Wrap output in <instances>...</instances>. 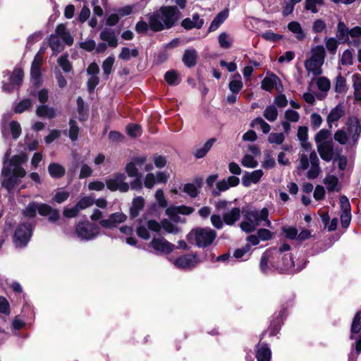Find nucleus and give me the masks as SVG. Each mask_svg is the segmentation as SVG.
Returning a JSON list of instances; mask_svg holds the SVG:
<instances>
[{"label": "nucleus", "instance_id": "obj_20", "mask_svg": "<svg viewBox=\"0 0 361 361\" xmlns=\"http://www.w3.org/2000/svg\"><path fill=\"white\" fill-rule=\"evenodd\" d=\"M280 83V79L274 73H267L266 77L262 81V88L266 91H271L276 87L278 91H280L278 84Z\"/></svg>", "mask_w": 361, "mask_h": 361}, {"label": "nucleus", "instance_id": "obj_19", "mask_svg": "<svg viewBox=\"0 0 361 361\" xmlns=\"http://www.w3.org/2000/svg\"><path fill=\"white\" fill-rule=\"evenodd\" d=\"M37 211L42 216H48L50 221H56L59 218L58 210L52 209L47 204H37Z\"/></svg>", "mask_w": 361, "mask_h": 361}, {"label": "nucleus", "instance_id": "obj_5", "mask_svg": "<svg viewBox=\"0 0 361 361\" xmlns=\"http://www.w3.org/2000/svg\"><path fill=\"white\" fill-rule=\"evenodd\" d=\"M361 127L356 118H351L348 123V132L341 129L334 134V139L341 145H345L349 140L354 144L358 139Z\"/></svg>", "mask_w": 361, "mask_h": 361}, {"label": "nucleus", "instance_id": "obj_40", "mask_svg": "<svg viewBox=\"0 0 361 361\" xmlns=\"http://www.w3.org/2000/svg\"><path fill=\"white\" fill-rule=\"evenodd\" d=\"M263 116L270 122H274L277 119L278 110L274 105L267 106L264 111Z\"/></svg>", "mask_w": 361, "mask_h": 361}, {"label": "nucleus", "instance_id": "obj_57", "mask_svg": "<svg viewBox=\"0 0 361 361\" xmlns=\"http://www.w3.org/2000/svg\"><path fill=\"white\" fill-rule=\"evenodd\" d=\"M127 133L129 136L132 137H136L141 135V128L137 124H130L128 125L126 128Z\"/></svg>", "mask_w": 361, "mask_h": 361}, {"label": "nucleus", "instance_id": "obj_17", "mask_svg": "<svg viewBox=\"0 0 361 361\" xmlns=\"http://www.w3.org/2000/svg\"><path fill=\"white\" fill-rule=\"evenodd\" d=\"M263 171L257 169L252 172H246L242 178V183L245 187H250L251 184L257 183L263 176Z\"/></svg>", "mask_w": 361, "mask_h": 361}, {"label": "nucleus", "instance_id": "obj_44", "mask_svg": "<svg viewBox=\"0 0 361 361\" xmlns=\"http://www.w3.org/2000/svg\"><path fill=\"white\" fill-rule=\"evenodd\" d=\"M165 80L170 85H177L180 82L178 74L175 71H169L165 73Z\"/></svg>", "mask_w": 361, "mask_h": 361}, {"label": "nucleus", "instance_id": "obj_9", "mask_svg": "<svg viewBox=\"0 0 361 361\" xmlns=\"http://www.w3.org/2000/svg\"><path fill=\"white\" fill-rule=\"evenodd\" d=\"M200 260L197 255L190 254L183 255L173 261L176 268L181 269H190L195 267Z\"/></svg>", "mask_w": 361, "mask_h": 361}, {"label": "nucleus", "instance_id": "obj_18", "mask_svg": "<svg viewBox=\"0 0 361 361\" xmlns=\"http://www.w3.org/2000/svg\"><path fill=\"white\" fill-rule=\"evenodd\" d=\"M2 185L8 190H11L17 184V178L11 173V169L8 167H4L1 174Z\"/></svg>", "mask_w": 361, "mask_h": 361}, {"label": "nucleus", "instance_id": "obj_46", "mask_svg": "<svg viewBox=\"0 0 361 361\" xmlns=\"http://www.w3.org/2000/svg\"><path fill=\"white\" fill-rule=\"evenodd\" d=\"M349 31L343 22H339L337 26V37L341 41H346L348 39Z\"/></svg>", "mask_w": 361, "mask_h": 361}, {"label": "nucleus", "instance_id": "obj_38", "mask_svg": "<svg viewBox=\"0 0 361 361\" xmlns=\"http://www.w3.org/2000/svg\"><path fill=\"white\" fill-rule=\"evenodd\" d=\"M330 136H331V132L329 130H326V129H322V130H319L316 134L315 137H314L316 145H320V144L332 142V140H331L329 139Z\"/></svg>", "mask_w": 361, "mask_h": 361}, {"label": "nucleus", "instance_id": "obj_11", "mask_svg": "<svg viewBox=\"0 0 361 361\" xmlns=\"http://www.w3.org/2000/svg\"><path fill=\"white\" fill-rule=\"evenodd\" d=\"M43 50L40 49L35 55L34 60L32 63L30 75L31 78L35 85H38L40 82L41 77V65L43 61Z\"/></svg>", "mask_w": 361, "mask_h": 361}, {"label": "nucleus", "instance_id": "obj_2", "mask_svg": "<svg viewBox=\"0 0 361 361\" xmlns=\"http://www.w3.org/2000/svg\"><path fill=\"white\" fill-rule=\"evenodd\" d=\"M180 12L174 6H162L148 16L150 29L154 32L171 27L179 19Z\"/></svg>", "mask_w": 361, "mask_h": 361}, {"label": "nucleus", "instance_id": "obj_21", "mask_svg": "<svg viewBox=\"0 0 361 361\" xmlns=\"http://www.w3.org/2000/svg\"><path fill=\"white\" fill-rule=\"evenodd\" d=\"M317 148L321 158L323 160L326 161H329L332 159L333 142L317 145Z\"/></svg>", "mask_w": 361, "mask_h": 361}, {"label": "nucleus", "instance_id": "obj_1", "mask_svg": "<svg viewBox=\"0 0 361 361\" xmlns=\"http://www.w3.org/2000/svg\"><path fill=\"white\" fill-rule=\"evenodd\" d=\"M298 137L300 141L302 150L299 153V164L298 169L307 171V176L310 179L316 178L321 172L319 164V160L314 150L312 149V145L307 142V128L304 126H300L298 129Z\"/></svg>", "mask_w": 361, "mask_h": 361}, {"label": "nucleus", "instance_id": "obj_29", "mask_svg": "<svg viewBox=\"0 0 361 361\" xmlns=\"http://www.w3.org/2000/svg\"><path fill=\"white\" fill-rule=\"evenodd\" d=\"M243 87L241 76L239 73H235L231 77L228 84V88L233 94L239 93Z\"/></svg>", "mask_w": 361, "mask_h": 361}, {"label": "nucleus", "instance_id": "obj_7", "mask_svg": "<svg viewBox=\"0 0 361 361\" xmlns=\"http://www.w3.org/2000/svg\"><path fill=\"white\" fill-rule=\"evenodd\" d=\"M77 236L81 240H89L97 237L99 233V228L90 223H79L75 228Z\"/></svg>", "mask_w": 361, "mask_h": 361}, {"label": "nucleus", "instance_id": "obj_23", "mask_svg": "<svg viewBox=\"0 0 361 361\" xmlns=\"http://www.w3.org/2000/svg\"><path fill=\"white\" fill-rule=\"evenodd\" d=\"M204 24V20L200 18L199 15L194 14L192 17V18H188L184 19L181 25L187 29H192V28H200Z\"/></svg>", "mask_w": 361, "mask_h": 361}, {"label": "nucleus", "instance_id": "obj_64", "mask_svg": "<svg viewBox=\"0 0 361 361\" xmlns=\"http://www.w3.org/2000/svg\"><path fill=\"white\" fill-rule=\"evenodd\" d=\"M58 63H59V66L62 68V69L65 72L68 73V72H70L71 71L72 66L71 65L70 61L68 60L66 56H61L58 59Z\"/></svg>", "mask_w": 361, "mask_h": 361}, {"label": "nucleus", "instance_id": "obj_36", "mask_svg": "<svg viewBox=\"0 0 361 361\" xmlns=\"http://www.w3.org/2000/svg\"><path fill=\"white\" fill-rule=\"evenodd\" d=\"M216 142L215 138H211L207 140L202 147L197 148L195 152V157L200 159L204 157L210 150L214 143Z\"/></svg>", "mask_w": 361, "mask_h": 361}, {"label": "nucleus", "instance_id": "obj_50", "mask_svg": "<svg viewBox=\"0 0 361 361\" xmlns=\"http://www.w3.org/2000/svg\"><path fill=\"white\" fill-rule=\"evenodd\" d=\"M23 72L20 69H16L13 71L12 75L9 78L11 85H18L23 78Z\"/></svg>", "mask_w": 361, "mask_h": 361}, {"label": "nucleus", "instance_id": "obj_24", "mask_svg": "<svg viewBox=\"0 0 361 361\" xmlns=\"http://www.w3.org/2000/svg\"><path fill=\"white\" fill-rule=\"evenodd\" d=\"M240 213L238 207L232 208L223 214V220L227 225H233L240 219Z\"/></svg>", "mask_w": 361, "mask_h": 361}, {"label": "nucleus", "instance_id": "obj_45", "mask_svg": "<svg viewBox=\"0 0 361 361\" xmlns=\"http://www.w3.org/2000/svg\"><path fill=\"white\" fill-rule=\"evenodd\" d=\"M288 27L290 31H291L293 33H294L296 37L298 39H302L304 38V37H305L304 32L300 27V25L298 22H295V21L290 22L288 24Z\"/></svg>", "mask_w": 361, "mask_h": 361}, {"label": "nucleus", "instance_id": "obj_62", "mask_svg": "<svg viewBox=\"0 0 361 361\" xmlns=\"http://www.w3.org/2000/svg\"><path fill=\"white\" fill-rule=\"evenodd\" d=\"M285 118L289 122L296 123L299 121L300 115L299 114L292 109H288L285 112Z\"/></svg>", "mask_w": 361, "mask_h": 361}, {"label": "nucleus", "instance_id": "obj_55", "mask_svg": "<svg viewBox=\"0 0 361 361\" xmlns=\"http://www.w3.org/2000/svg\"><path fill=\"white\" fill-rule=\"evenodd\" d=\"M353 79L355 89V97L358 100H361V76L354 75Z\"/></svg>", "mask_w": 361, "mask_h": 361}, {"label": "nucleus", "instance_id": "obj_63", "mask_svg": "<svg viewBox=\"0 0 361 361\" xmlns=\"http://www.w3.org/2000/svg\"><path fill=\"white\" fill-rule=\"evenodd\" d=\"M276 166V161L270 154H267L264 156V161L262 162V166L265 169H271L274 168Z\"/></svg>", "mask_w": 361, "mask_h": 361}, {"label": "nucleus", "instance_id": "obj_58", "mask_svg": "<svg viewBox=\"0 0 361 361\" xmlns=\"http://www.w3.org/2000/svg\"><path fill=\"white\" fill-rule=\"evenodd\" d=\"M37 210V203L31 202L27 205V207L23 211V215L25 216H27L29 218H33L36 215Z\"/></svg>", "mask_w": 361, "mask_h": 361}, {"label": "nucleus", "instance_id": "obj_32", "mask_svg": "<svg viewBox=\"0 0 361 361\" xmlns=\"http://www.w3.org/2000/svg\"><path fill=\"white\" fill-rule=\"evenodd\" d=\"M145 206V200L142 197H137L133 199L132 206L130 209V214L132 217L137 216Z\"/></svg>", "mask_w": 361, "mask_h": 361}, {"label": "nucleus", "instance_id": "obj_43", "mask_svg": "<svg viewBox=\"0 0 361 361\" xmlns=\"http://www.w3.org/2000/svg\"><path fill=\"white\" fill-rule=\"evenodd\" d=\"M219 44L221 48L228 49L231 47L233 39L226 32H222L218 38Z\"/></svg>", "mask_w": 361, "mask_h": 361}, {"label": "nucleus", "instance_id": "obj_6", "mask_svg": "<svg viewBox=\"0 0 361 361\" xmlns=\"http://www.w3.org/2000/svg\"><path fill=\"white\" fill-rule=\"evenodd\" d=\"M126 176L123 173H114L106 178V188L111 191H120L121 192H127L129 188V184L126 182Z\"/></svg>", "mask_w": 361, "mask_h": 361}, {"label": "nucleus", "instance_id": "obj_14", "mask_svg": "<svg viewBox=\"0 0 361 361\" xmlns=\"http://www.w3.org/2000/svg\"><path fill=\"white\" fill-rule=\"evenodd\" d=\"M127 216L124 213L116 212L109 215L108 219L102 220L99 224L104 228H112L125 222Z\"/></svg>", "mask_w": 361, "mask_h": 361}, {"label": "nucleus", "instance_id": "obj_8", "mask_svg": "<svg viewBox=\"0 0 361 361\" xmlns=\"http://www.w3.org/2000/svg\"><path fill=\"white\" fill-rule=\"evenodd\" d=\"M32 235V228L30 224L19 226L14 234V243L17 247H24L27 245Z\"/></svg>", "mask_w": 361, "mask_h": 361}, {"label": "nucleus", "instance_id": "obj_41", "mask_svg": "<svg viewBox=\"0 0 361 361\" xmlns=\"http://www.w3.org/2000/svg\"><path fill=\"white\" fill-rule=\"evenodd\" d=\"M361 330V311L358 312L353 321L352 326H351V336L350 338H353V335L355 334H357Z\"/></svg>", "mask_w": 361, "mask_h": 361}, {"label": "nucleus", "instance_id": "obj_12", "mask_svg": "<svg viewBox=\"0 0 361 361\" xmlns=\"http://www.w3.org/2000/svg\"><path fill=\"white\" fill-rule=\"evenodd\" d=\"M169 178V173L165 171H159L156 174L149 173L145 177L144 185L147 188H152L157 183H166Z\"/></svg>", "mask_w": 361, "mask_h": 361}, {"label": "nucleus", "instance_id": "obj_60", "mask_svg": "<svg viewBox=\"0 0 361 361\" xmlns=\"http://www.w3.org/2000/svg\"><path fill=\"white\" fill-rule=\"evenodd\" d=\"M322 4L323 0H306L305 8L307 10L311 11L312 13H317V6H321Z\"/></svg>", "mask_w": 361, "mask_h": 361}, {"label": "nucleus", "instance_id": "obj_22", "mask_svg": "<svg viewBox=\"0 0 361 361\" xmlns=\"http://www.w3.org/2000/svg\"><path fill=\"white\" fill-rule=\"evenodd\" d=\"M324 63H319V61H312L307 59L305 61V68L307 71L308 75H312L313 76H317L322 73V66Z\"/></svg>", "mask_w": 361, "mask_h": 361}, {"label": "nucleus", "instance_id": "obj_61", "mask_svg": "<svg viewBox=\"0 0 361 361\" xmlns=\"http://www.w3.org/2000/svg\"><path fill=\"white\" fill-rule=\"evenodd\" d=\"M161 226L166 232L171 233H177L180 231L177 226H174L166 219L161 221Z\"/></svg>", "mask_w": 361, "mask_h": 361}, {"label": "nucleus", "instance_id": "obj_3", "mask_svg": "<svg viewBox=\"0 0 361 361\" xmlns=\"http://www.w3.org/2000/svg\"><path fill=\"white\" fill-rule=\"evenodd\" d=\"M243 212L245 214V219L240 224V228L243 231L246 233L253 231L262 221H265L267 226L271 227V223L268 219L269 211L267 208H263L260 211L255 209Z\"/></svg>", "mask_w": 361, "mask_h": 361}, {"label": "nucleus", "instance_id": "obj_30", "mask_svg": "<svg viewBox=\"0 0 361 361\" xmlns=\"http://www.w3.org/2000/svg\"><path fill=\"white\" fill-rule=\"evenodd\" d=\"M55 36L61 38L63 41L68 45H71L73 43V38L68 31L66 30V26L63 24L59 25L56 28Z\"/></svg>", "mask_w": 361, "mask_h": 361}, {"label": "nucleus", "instance_id": "obj_34", "mask_svg": "<svg viewBox=\"0 0 361 361\" xmlns=\"http://www.w3.org/2000/svg\"><path fill=\"white\" fill-rule=\"evenodd\" d=\"M50 176L54 178H59L65 174V168L58 163H51L48 166Z\"/></svg>", "mask_w": 361, "mask_h": 361}, {"label": "nucleus", "instance_id": "obj_48", "mask_svg": "<svg viewBox=\"0 0 361 361\" xmlns=\"http://www.w3.org/2000/svg\"><path fill=\"white\" fill-rule=\"evenodd\" d=\"M316 84L318 89L322 91L326 92L329 90L331 87V82L327 78L319 77L316 80Z\"/></svg>", "mask_w": 361, "mask_h": 361}, {"label": "nucleus", "instance_id": "obj_25", "mask_svg": "<svg viewBox=\"0 0 361 361\" xmlns=\"http://www.w3.org/2000/svg\"><path fill=\"white\" fill-rule=\"evenodd\" d=\"M197 52L195 49H188L183 55V62L187 67H192L197 63Z\"/></svg>", "mask_w": 361, "mask_h": 361}, {"label": "nucleus", "instance_id": "obj_10", "mask_svg": "<svg viewBox=\"0 0 361 361\" xmlns=\"http://www.w3.org/2000/svg\"><path fill=\"white\" fill-rule=\"evenodd\" d=\"M147 158L145 156L134 157L126 166V172L130 178H140L139 169L145 164Z\"/></svg>", "mask_w": 361, "mask_h": 361}, {"label": "nucleus", "instance_id": "obj_59", "mask_svg": "<svg viewBox=\"0 0 361 361\" xmlns=\"http://www.w3.org/2000/svg\"><path fill=\"white\" fill-rule=\"evenodd\" d=\"M31 105V101L28 99L20 102L14 108L15 113L21 114L27 109Z\"/></svg>", "mask_w": 361, "mask_h": 361}, {"label": "nucleus", "instance_id": "obj_56", "mask_svg": "<svg viewBox=\"0 0 361 361\" xmlns=\"http://www.w3.org/2000/svg\"><path fill=\"white\" fill-rule=\"evenodd\" d=\"M324 183L326 185L328 190L333 191L336 190L338 178L334 176H327L324 180Z\"/></svg>", "mask_w": 361, "mask_h": 361}, {"label": "nucleus", "instance_id": "obj_39", "mask_svg": "<svg viewBox=\"0 0 361 361\" xmlns=\"http://www.w3.org/2000/svg\"><path fill=\"white\" fill-rule=\"evenodd\" d=\"M251 127L259 128L264 133H268L271 130V126L265 122L261 117L254 119L251 124Z\"/></svg>", "mask_w": 361, "mask_h": 361}, {"label": "nucleus", "instance_id": "obj_53", "mask_svg": "<svg viewBox=\"0 0 361 361\" xmlns=\"http://www.w3.org/2000/svg\"><path fill=\"white\" fill-rule=\"evenodd\" d=\"M69 126L68 137L71 140L75 141L78 139L79 128L77 126L76 122L72 119L69 121Z\"/></svg>", "mask_w": 361, "mask_h": 361}, {"label": "nucleus", "instance_id": "obj_26", "mask_svg": "<svg viewBox=\"0 0 361 361\" xmlns=\"http://www.w3.org/2000/svg\"><path fill=\"white\" fill-rule=\"evenodd\" d=\"M100 39L106 42L109 47H116L118 45V39L115 32L111 29H104L100 33Z\"/></svg>", "mask_w": 361, "mask_h": 361}, {"label": "nucleus", "instance_id": "obj_33", "mask_svg": "<svg viewBox=\"0 0 361 361\" xmlns=\"http://www.w3.org/2000/svg\"><path fill=\"white\" fill-rule=\"evenodd\" d=\"M228 13L227 11H224L219 13L213 21L212 22L209 27V32H214L217 30L219 26L225 21V20L228 18Z\"/></svg>", "mask_w": 361, "mask_h": 361}, {"label": "nucleus", "instance_id": "obj_27", "mask_svg": "<svg viewBox=\"0 0 361 361\" xmlns=\"http://www.w3.org/2000/svg\"><path fill=\"white\" fill-rule=\"evenodd\" d=\"M344 114L343 107L338 104L331 110L327 116V123L330 128L332 127V124L338 121Z\"/></svg>", "mask_w": 361, "mask_h": 361}, {"label": "nucleus", "instance_id": "obj_13", "mask_svg": "<svg viewBox=\"0 0 361 361\" xmlns=\"http://www.w3.org/2000/svg\"><path fill=\"white\" fill-rule=\"evenodd\" d=\"M150 246L157 252L161 254H169L175 249V245L163 238H154L150 242Z\"/></svg>", "mask_w": 361, "mask_h": 361}, {"label": "nucleus", "instance_id": "obj_52", "mask_svg": "<svg viewBox=\"0 0 361 361\" xmlns=\"http://www.w3.org/2000/svg\"><path fill=\"white\" fill-rule=\"evenodd\" d=\"M94 202V200L91 197H84L77 202L76 205L80 212L93 205Z\"/></svg>", "mask_w": 361, "mask_h": 361}, {"label": "nucleus", "instance_id": "obj_4", "mask_svg": "<svg viewBox=\"0 0 361 361\" xmlns=\"http://www.w3.org/2000/svg\"><path fill=\"white\" fill-rule=\"evenodd\" d=\"M216 238V232L210 228H197L188 234V240L198 247L212 245Z\"/></svg>", "mask_w": 361, "mask_h": 361}, {"label": "nucleus", "instance_id": "obj_49", "mask_svg": "<svg viewBox=\"0 0 361 361\" xmlns=\"http://www.w3.org/2000/svg\"><path fill=\"white\" fill-rule=\"evenodd\" d=\"M241 164L246 168H255L258 165V161L250 154H245L241 160Z\"/></svg>", "mask_w": 361, "mask_h": 361}, {"label": "nucleus", "instance_id": "obj_15", "mask_svg": "<svg viewBox=\"0 0 361 361\" xmlns=\"http://www.w3.org/2000/svg\"><path fill=\"white\" fill-rule=\"evenodd\" d=\"M282 261V264L279 265V268L286 272L293 274L300 271L304 267V265H295L292 256L288 254L283 257Z\"/></svg>", "mask_w": 361, "mask_h": 361}, {"label": "nucleus", "instance_id": "obj_47", "mask_svg": "<svg viewBox=\"0 0 361 361\" xmlns=\"http://www.w3.org/2000/svg\"><path fill=\"white\" fill-rule=\"evenodd\" d=\"M267 140L270 144L279 145L283 142L285 135L282 133H271L269 135Z\"/></svg>", "mask_w": 361, "mask_h": 361}, {"label": "nucleus", "instance_id": "obj_51", "mask_svg": "<svg viewBox=\"0 0 361 361\" xmlns=\"http://www.w3.org/2000/svg\"><path fill=\"white\" fill-rule=\"evenodd\" d=\"M115 59L114 56H109L102 63V70L104 75H109L112 71V67L114 63Z\"/></svg>", "mask_w": 361, "mask_h": 361}, {"label": "nucleus", "instance_id": "obj_42", "mask_svg": "<svg viewBox=\"0 0 361 361\" xmlns=\"http://www.w3.org/2000/svg\"><path fill=\"white\" fill-rule=\"evenodd\" d=\"M138 55V51L137 49H129L128 47H123L121 49V52L119 54V58L128 61L132 57H137Z\"/></svg>", "mask_w": 361, "mask_h": 361}, {"label": "nucleus", "instance_id": "obj_31", "mask_svg": "<svg viewBox=\"0 0 361 361\" xmlns=\"http://www.w3.org/2000/svg\"><path fill=\"white\" fill-rule=\"evenodd\" d=\"M240 180L235 176H229L216 183V188L219 191H225L231 187H235L238 185Z\"/></svg>", "mask_w": 361, "mask_h": 361}, {"label": "nucleus", "instance_id": "obj_54", "mask_svg": "<svg viewBox=\"0 0 361 361\" xmlns=\"http://www.w3.org/2000/svg\"><path fill=\"white\" fill-rule=\"evenodd\" d=\"M49 46L53 51L60 52L63 49V46L61 43L59 37L55 35H51L49 39Z\"/></svg>", "mask_w": 361, "mask_h": 361}, {"label": "nucleus", "instance_id": "obj_37", "mask_svg": "<svg viewBox=\"0 0 361 361\" xmlns=\"http://www.w3.org/2000/svg\"><path fill=\"white\" fill-rule=\"evenodd\" d=\"M271 356L270 348L266 345L258 348L256 353L257 361H269Z\"/></svg>", "mask_w": 361, "mask_h": 361}, {"label": "nucleus", "instance_id": "obj_16", "mask_svg": "<svg viewBox=\"0 0 361 361\" xmlns=\"http://www.w3.org/2000/svg\"><path fill=\"white\" fill-rule=\"evenodd\" d=\"M193 209L186 206L170 207L166 209V214L173 221H178V214H190L192 213Z\"/></svg>", "mask_w": 361, "mask_h": 361}, {"label": "nucleus", "instance_id": "obj_28", "mask_svg": "<svg viewBox=\"0 0 361 361\" xmlns=\"http://www.w3.org/2000/svg\"><path fill=\"white\" fill-rule=\"evenodd\" d=\"M326 51L323 46L317 45L312 47L309 59L324 63Z\"/></svg>", "mask_w": 361, "mask_h": 361}, {"label": "nucleus", "instance_id": "obj_35", "mask_svg": "<svg viewBox=\"0 0 361 361\" xmlns=\"http://www.w3.org/2000/svg\"><path fill=\"white\" fill-rule=\"evenodd\" d=\"M36 114L39 117L52 118L56 116V111L54 108L42 105L37 107Z\"/></svg>", "mask_w": 361, "mask_h": 361}]
</instances>
